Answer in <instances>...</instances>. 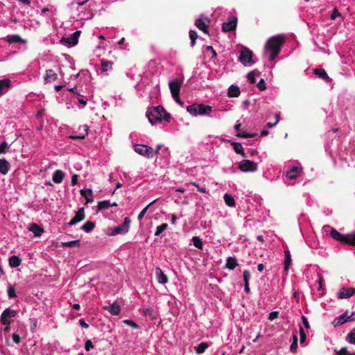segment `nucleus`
Masks as SVG:
<instances>
[{"label":"nucleus","instance_id":"f257e3e1","mask_svg":"<svg viewBox=\"0 0 355 355\" xmlns=\"http://www.w3.org/2000/svg\"><path fill=\"white\" fill-rule=\"evenodd\" d=\"M146 116L152 125L161 122L162 120L168 121L171 119V114L160 105L148 108L146 112Z\"/></svg>","mask_w":355,"mask_h":355},{"label":"nucleus","instance_id":"6e6d98bb","mask_svg":"<svg viewBox=\"0 0 355 355\" xmlns=\"http://www.w3.org/2000/svg\"><path fill=\"white\" fill-rule=\"evenodd\" d=\"M257 87L261 91H264L266 89V84L263 79H261L257 84Z\"/></svg>","mask_w":355,"mask_h":355},{"label":"nucleus","instance_id":"13d9d810","mask_svg":"<svg viewBox=\"0 0 355 355\" xmlns=\"http://www.w3.org/2000/svg\"><path fill=\"white\" fill-rule=\"evenodd\" d=\"M338 16H340V13L339 12L338 10L336 8H334L331 15V19L334 20Z\"/></svg>","mask_w":355,"mask_h":355},{"label":"nucleus","instance_id":"423d86ee","mask_svg":"<svg viewBox=\"0 0 355 355\" xmlns=\"http://www.w3.org/2000/svg\"><path fill=\"white\" fill-rule=\"evenodd\" d=\"M253 53L247 47H243L241 51L239 60L244 65H251L254 63L252 60Z\"/></svg>","mask_w":355,"mask_h":355},{"label":"nucleus","instance_id":"79ce46f5","mask_svg":"<svg viewBox=\"0 0 355 355\" xmlns=\"http://www.w3.org/2000/svg\"><path fill=\"white\" fill-rule=\"evenodd\" d=\"M113 62L107 60H102L101 61V69L103 71H107L109 69L112 67Z\"/></svg>","mask_w":355,"mask_h":355},{"label":"nucleus","instance_id":"7c9ffc66","mask_svg":"<svg viewBox=\"0 0 355 355\" xmlns=\"http://www.w3.org/2000/svg\"><path fill=\"white\" fill-rule=\"evenodd\" d=\"M142 312H143V314L145 316H148L151 319H155L156 318V313L154 311V309L150 308V307H148V306L144 307L143 310H142Z\"/></svg>","mask_w":355,"mask_h":355},{"label":"nucleus","instance_id":"20e7f679","mask_svg":"<svg viewBox=\"0 0 355 355\" xmlns=\"http://www.w3.org/2000/svg\"><path fill=\"white\" fill-rule=\"evenodd\" d=\"M189 113L193 116L209 114L212 112V107L205 104H192L187 107Z\"/></svg>","mask_w":355,"mask_h":355},{"label":"nucleus","instance_id":"b1692460","mask_svg":"<svg viewBox=\"0 0 355 355\" xmlns=\"http://www.w3.org/2000/svg\"><path fill=\"white\" fill-rule=\"evenodd\" d=\"M240 89L238 86L231 85L227 92V95L230 97H238L240 95Z\"/></svg>","mask_w":355,"mask_h":355},{"label":"nucleus","instance_id":"9b49d317","mask_svg":"<svg viewBox=\"0 0 355 355\" xmlns=\"http://www.w3.org/2000/svg\"><path fill=\"white\" fill-rule=\"evenodd\" d=\"M80 34H81L80 31H76L69 37H62L60 40V42L62 43H63V42L67 43L71 46H74L78 44V37H80Z\"/></svg>","mask_w":355,"mask_h":355},{"label":"nucleus","instance_id":"5fc2aeb1","mask_svg":"<svg viewBox=\"0 0 355 355\" xmlns=\"http://www.w3.org/2000/svg\"><path fill=\"white\" fill-rule=\"evenodd\" d=\"M338 355H355V353H350L347 347H342L339 352H336Z\"/></svg>","mask_w":355,"mask_h":355},{"label":"nucleus","instance_id":"58836bf2","mask_svg":"<svg viewBox=\"0 0 355 355\" xmlns=\"http://www.w3.org/2000/svg\"><path fill=\"white\" fill-rule=\"evenodd\" d=\"M110 207L109 200H103L98 202L97 209L98 211L108 209Z\"/></svg>","mask_w":355,"mask_h":355},{"label":"nucleus","instance_id":"c9c22d12","mask_svg":"<svg viewBox=\"0 0 355 355\" xmlns=\"http://www.w3.org/2000/svg\"><path fill=\"white\" fill-rule=\"evenodd\" d=\"M260 72L258 70H253L252 71L248 73V80L250 84L255 83V77L259 76Z\"/></svg>","mask_w":355,"mask_h":355},{"label":"nucleus","instance_id":"cd10ccee","mask_svg":"<svg viewBox=\"0 0 355 355\" xmlns=\"http://www.w3.org/2000/svg\"><path fill=\"white\" fill-rule=\"evenodd\" d=\"M21 259L15 255H12L9 258V265L12 268H17L20 266Z\"/></svg>","mask_w":355,"mask_h":355},{"label":"nucleus","instance_id":"3c124183","mask_svg":"<svg viewBox=\"0 0 355 355\" xmlns=\"http://www.w3.org/2000/svg\"><path fill=\"white\" fill-rule=\"evenodd\" d=\"M256 135H257L256 133L251 134V133H248L246 132H239V133L236 134V136L238 137H243V138H252V137H255Z\"/></svg>","mask_w":355,"mask_h":355},{"label":"nucleus","instance_id":"09e8293b","mask_svg":"<svg viewBox=\"0 0 355 355\" xmlns=\"http://www.w3.org/2000/svg\"><path fill=\"white\" fill-rule=\"evenodd\" d=\"M9 148V145L7 142L3 141L0 144V154H5Z\"/></svg>","mask_w":355,"mask_h":355},{"label":"nucleus","instance_id":"6ab92c4d","mask_svg":"<svg viewBox=\"0 0 355 355\" xmlns=\"http://www.w3.org/2000/svg\"><path fill=\"white\" fill-rule=\"evenodd\" d=\"M28 230L32 232L35 236H40L44 232V229L34 223L30 224Z\"/></svg>","mask_w":355,"mask_h":355},{"label":"nucleus","instance_id":"603ef678","mask_svg":"<svg viewBox=\"0 0 355 355\" xmlns=\"http://www.w3.org/2000/svg\"><path fill=\"white\" fill-rule=\"evenodd\" d=\"M8 295L10 298H15L17 297L15 289L13 286H9L8 288Z\"/></svg>","mask_w":355,"mask_h":355},{"label":"nucleus","instance_id":"4c0bfd02","mask_svg":"<svg viewBox=\"0 0 355 355\" xmlns=\"http://www.w3.org/2000/svg\"><path fill=\"white\" fill-rule=\"evenodd\" d=\"M61 245L62 247H69V248L80 247V240H75V241H69V242H63V243H62Z\"/></svg>","mask_w":355,"mask_h":355},{"label":"nucleus","instance_id":"2eb2a0df","mask_svg":"<svg viewBox=\"0 0 355 355\" xmlns=\"http://www.w3.org/2000/svg\"><path fill=\"white\" fill-rule=\"evenodd\" d=\"M103 309L114 315H118L121 312V308L116 302L103 306Z\"/></svg>","mask_w":355,"mask_h":355},{"label":"nucleus","instance_id":"0eeeda50","mask_svg":"<svg viewBox=\"0 0 355 355\" xmlns=\"http://www.w3.org/2000/svg\"><path fill=\"white\" fill-rule=\"evenodd\" d=\"M239 168L245 173L254 172L257 170V164L248 159H243L239 163Z\"/></svg>","mask_w":355,"mask_h":355},{"label":"nucleus","instance_id":"f704fd0d","mask_svg":"<svg viewBox=\"0 0 355 355\" xmlns=\"http://www.w3.org/2000/svg\"><path fill=\"white\" fill-rule=\"evenodd\" d=\"M95 223L92 221H87L82 227L81 229L85 232H89L95 228Z\"/></svg>","mask_w":355,"mask_h":355},{"label":"nucleus","instance_id":"bb28decb","mask_svg":"<svg viewBox=\"0 0 355 355\" xmlns=\"http://www.w3.org/2000/svg\"><path fill=\"white\" fill-rule=\"evenodd\" d=\"M251 276L250 272L249 270H245L243 272V279H244V290L246 293H250V287H249V279Z\"/></svg>","mask_w":355,"mask_h":355},{"label":"nucleus","instance_id":"de8ad7c7","mask_svg":"<svg viewBox=\"0 0 355 355\" xmlns=\"http://www.w3.org/2000/svg\"><path fill=\"white\" fill-rule=\"evenodd\" d=\"M168 227L166 223H163L161 225L157 226L155 236L160 235Z\"/></svg>","mask_w":355,"mask_h":355},{"label":"nucleus","instance_id":"39448f33","mask_svg":"<svg viewBox=\"0 0 355 355\" xmlns=\"http://www.w3.org/2000/svg\"><path fill=\"white\" fill-rule=\"evenodd\" d=\"M17 315V312L15 310H12L9 308L6 309L3 311L1 315V322L2 324L6 325L3 331L4 332H8L10 331V321L8 320V317H15Z\"/></svg>","mask_w":355,"mask_h":355},{"label":"nucleus","instance_id":"ea45409f","mask_svg":"<svg viewBox=\"0 0 355 355\" xmlns=\"http://www.w3.org/2000/svg\"><path fill=\"white\" fill-rule=\"evenodd\" d=\"M84 130L85 131V135H71L69 137L71 139H85V135H88L89 131V126L87 125H84Z\"/></svg>","mask_w":355,"mask_h":355},{"label":"nucleus","instance_id":"69168bd1","mask_svg":"<svg viewBox=\"0 0 355 355\" xmlns=\"http://www.w3.org/2000/svg\"><path fill=\"white\" fill-rule=\"evenodd\" d=\"M206 50L207 51H210V53L212 54L213 57H216L217 55L216 51L214 49V48L211 46H207L206 47Z\"/></svg>","mask_w":355,"mask_h":355},{"label":"nucleus","instance_id":"393cba45","mask_svg":"<svg viewBox=\"0 0 355 355\" xmlns=\"http://www.w3.org/2000/svg\"><path fill=\"white\" fill-rule=\"evenodd\" d=\"M347 313H348V311H347L343 314L340 315L339 317L335 318L332 322L334 326L337 327L338 325H340V324H343L347 322L346 316H347Z\"/></svg>","mask_w":355,"mask_h":355},{"label":"nucleus","instance_id":"f8f14e48","mask_svg":"<svg viewBox=\"0 0 355 355\" xmlns=\"http://www.w3.org/2000/svg\"><path fill=\"white\" fill-rule=\"evenodd\" d=\"M168 85L172 96H178L180 92L182 83L178 80H175L169 82Z\"/></svg>","mask_w":355,"mask_h":355},{"label":"nucleus","instance_id":"473e14b6","mask_svg":"<svg viewBox=\"0 0 355 355\" xmlns=\"http://www.w3.org/2000/svg\"><path fill=\"white\" fill-rule=\"evenodd\" d=\"M313 72L315 75H318L320 78L327 80L329 79L328 74L323 69H315Z\"/></svg>","mask_w":355,"mask_h":355},{"label":"nucleus","instance_id":"e2e57ef3","mask_svg":"<svg viewBox=\"0 0 355 355\" xmlns=\"http://www.w3.org/2000/svg\"><path fill=\"white\" fill-rule=\"evenodd\" d=\"M12 340L17 344H18L21 342V338H20L19 335H18L17 334H13L12 335Z\"/></svg>","mask_w":355,"mask_h":355},{"label":"nucleus","instance_id":"c85d7f7f","mask_svg":"<svg viewBox=\"0 0 355 355\" xmlns=\"http://www.w3.org/2000/svg\"><path fill=\"white\" fill-rule=\"evenodd\" d=\"M238 266L237 260L235 257H230L227 259L226 268L230 270H234Z\"/></svg>","mask_w":355,"mask_h":355},{"label":"nucleus","instance_id":"f03ea898","mask_svg":"<svg viewBox=\"0 0 355 355\" xmlns=\"http://www.w3.org/2000/svg\"><path fill=\"white\" fill-rule=\"evenodd\" d=\"M285 42V37L277 35L271 37L266 44V51L270 53V59L273 60L281 51V46Z\"/></svg>","mask_w":355,"mask_h":355},{"label":"nucleus","instance_id":"f3484780","mask_svg":"<svg viewBox=\"0 0 355 355\" xmlns=\"http://www.w3.org/2000/svg\"><path fill=\"white\" fill-rule=\"evenodd\" d=\"M155 275H156L157 280L159 284H164L167 283L168 277L164 273V272L162 271V270L160 268L157 267L155 268Z\"/></svg>","mask_w":355,"mask_h":355},{"label":"nucleus","instance_id":"6e6552de","mask_svg":"<svg viewBox=\"0 0 355 355\" xmlns=\"http://www.w3.org/2000/svg\"><path fill=\"white\" fill-rule=\"evenodd\" d=\"M130 223V219L128 217H125L123 223L117 227H115L111 233L107 234L110 236H114L119 234H125L129 230V225Z\"/></svg>","mask_w":355,"mask_h":355},{"label":"nucleus","instance_id":"052dcab7","mask_svg":"<svg viewBox=\"0 0 355 355\" xmlns=\"http://www.w3.org/2000/svg\"><path fill=\"white\" fill-rule=\"evenodd\" d=\"M278 315H279L278 311H272L269 313L268 318L269 320L272 321V320H275V318H278Z\"/></svg>","mask_w":355,"mask_h":355},{"label":"nucleus","instance_id":"e433bc0d","mask_svg":"<svg viewBox=\"0 0 355 355\" xmlns=\"http://www.w3.org/2000/svg\"><path fill=\"white\" fill-rule=\"evenodd\" d=\"M224 200L225 204L229 207H234L235 205V200L230 194L225 193L224 195Z\"/></svg>","mask_w":355,"mask_h":355},{"label":"nucleus","instance_id":"bf43d9fd","mask_svg":"<svg viewBox=\"0 0 355 355\" xmlns=\"http://www.w3.org/2000/svg\"><path fill=\"white\" fill-rule=\"evenodd\" d=\"M190 184L195 186L199 192L204 193H207V190L205 188L200 187L199 184H196L195 182H191Z\"/></svg>","mask_w":355,"mask_h":355},{"label":"nucleus","instance_id":"4be33fe9","mask_svg":"<svg viewBox=\"0 0 355 355\" xmlns=\"http://www.w3.org/2000/svg\"><path fill=\"white\" fill-rule=\"evenodd\" d=\"M195 25L199 30L202 31L204 33H209L208 26L205 24V21H203L201 18H199L196 20Z\"/></svg>","mask_w":355,"mask_h":355},{"label":"nucleus","instance_id":"c756f323","mask_svg":"<svg viewBox=\"0 0 355 355\" xmlns=\"http://www.w3.org/2000/svg\"><path fill=\"white\" fill-rule=\"evenodd\" d=\"M232 145L233 146V148H234V151L237 154H240L243 157H246V155L243 150L241 144L238 143V142H232Z\"/></svg>","mask_w":355,"mask_h":355},{"label":"nucleus","instance_id":"aec40b11","mask_svg":"<svg viewBox=\"0 0 355 355\" xmlns=\"http://www.w3.org/2000/svg\"><path fill=\"white\" fill-rule=\"evenodd\" d=\"M10 168V164L5 159H0V173L6 175Z\"/></svg>","mask_w":355,"mask_h":355},{"label":"nucleus","instance_id":"8fccbe9b","mask_svg":"<svg viewBox=\"0 0 355 355\" xmlns=\"http://www.w3.org/2000/svg\"><path fill=\"white\" fill-rule=\"evenodd\" d=\"M80 193L81 196L85 197V198H87L88 196H92L93 194V191L91 189H81L80 191Z\"/></svg>","mask_w":355,"mask_h":355},{"label":"nucleus","instance_id":"c03bdc74","mask_svg":"<svg viewBox=\"0 0 355 355\" xmlns=\"http://www.w3.org/2000/svg\"><path fill=\"white\" fill-rule=\"evenodd\" d=\"M189 37H190V40H191V46H194V44H196V40L198 37V33L196 31H189Z\"/></svg>","mask_w":355,"mask_h":355},{"label":"nucleus","instance_id":"7ed1b4c3","mask_svg":"<svg viewBox=\"0 0 355 355\" xmlns=\"http://www.w3.org/2000/svg\"><path fill=\"white\" fill-rule=\"evenodd\" d=\"M331 236L343 244L349 245L352 246L355 245V232L352 234H342L338 232L336 229L332 228L330 232Z\"/></svg>","mask_w":355,"mask_h":355},{"label":"nucleus","instance_id":"a19ab883","mask_svg":"<svg viewBox=\"0 0 355 355\" xmlns=\"http://www.w3.org/2000/svg\"><path fill=\"white\" fill-rule=\"evenodd\" d=\"M192 241H193V245L197 248L198 249H202V246H203V244H202V241H201V239L198 237V236H193L192 238Z\"/></svg>","mask_w":355,"mask_h":355},{"label":"nucleus","instance_id":"37998d69","mask_svg":"<svg viewBox=\"0 0 355 355\" xmlns=\"http://www.w3.org/2000/svg\"><path fill=\"white\" fill-rule=\"evenodd\" d=\"M297 340H298L297 336L295 334L293 335V342L290 347V350L293 353H294L297 348Z\"/></svg>","mask_w":355,"mask_h":355},{"label":"nucleus","instance_id":"680f3d73","mask_svg":"<svg viewBox=\"0 0 355 355\" xmlns=\"http://www.w3.org/2000/svg\"><path fill=\"white\" fill-rule=\"evenodd\" d=\"M92 348H94V345L92 344V342L91 341V340H87L85 342V349L87 351H89Z\"/></svg>","mask_w":355,"mask_h":355},{"label":"nucleus","instance_id":"1a4fd4ad","mask_svg":"<svg viewBox=\"0 0 355 355\" xmlns=\"http://www.w3.org/2000/svg\"><path fill=\"white\" fill-rule=\"evenodd\" d=\"M135 150L137 153L148 158L153 157V149L150 146L143 144H136L135 146Z\"/></svg>","mask_w":355,"mask_h":355},{"label":"nucleus","instance_id":"a18cd8bd","mask_svg":"<svg viewBox=\"0 0 355 355\" xmlns=\"http://www.w3.org/2000/svg\"><path fill=\"white\" fill-rule=\"evenodd\" d=\"M158 199H155V200H153V202H151L149 205H148L144 209H143L141 210V211L139 214L138 215V219L139 220H141L144 216V215L146 214L147 210L148 209V208L153 205L154 204Z\"/></svg>","mask_w":355,"mask_h":355},{"label":"nucleus","instance_id":"864d4df0","mask_svg":"<svg viewBox=\"0 0 355 355\" xmlns=\"http://www.w3.org/2000/svg\"><path fill=\"white\" fill-rule=\"evenodd\" d=\"M123 323H125V324L128 325V326H130L131 327H132L133 329H139V325L137 324H136L134 321L132 320H123Z\"/></svg>","mask_w":355,"mask_h":355},{"label":"nucleus","instance_id":"dca6fc26","mask_svg":"<svg viewBox=\"0 0 355 355\" xmlns=\"http://www.w3.org/2000/svg\"><path fill=\"white\" fill-rule=\"evenodd\" d=\"M355 293V289L353 288H343L338 293V298L344 299L352 297Z\"/></svg>","mask_w":355,"mask_h":355},{"label":"nucleus","instance_id":"774afa93","mask_svg":"<svg viewBox=\"0 0 355 355\" xmlns=\"http://www.w3.org/2000/svg\"><path fill=\"white\" fill-rule=\"evenodd\" d=\"M78 183V175H73L71 177V184L73 186L76 185Z\"/></svg>","mask_w":355,"mask_h":355},{"label":"nucleus","instance_id":"4468645a","mask_svg":"<svg viewBox=\"0 0 355 355\" xmlns=\"http://www.w3.org/2000/svg\"><path fill=\"white\" fill-rule=\"evenodd\" d=\"M302 171V167L293 166L286 172V178L289 180L296 179Z\"/></svg>","mask_w":355,"mask_h":355},{"label":"nucleus","instance_id":"ddd939ff","mask_svg":"<svg viewBox=\"0 0 355 355\" xmlns=\"http://www.w3.org/2000/svg\"><path fill=\"white\" fill-rule=\"evenodd\" d=\"M85 218V209L83 207L78 209L75 216L69 221V225H73L78 222L83 220Z\"/></svg>","mask_w":355,"mask_h":355},{"label":"nucleus","instance_id":"4d7b16f0","mask_svg":"<svg viewBox=\"0 0 355 355\" xmlns=\"http://www.w3.org/2000/svg\"><path fill=\"white\" fill-rule=\"evenodd\" d=\"M300 343H303L306 340V334L302 327H300Z\"/></svg>","mask_w":355,"mask_h":355},{"label":"nucleus","instance_id":"49530a36","mask_svg":"<svg viewBox=\"0 0 355 355\" xmlns=\"http://www.w3.org/2000/svg\"><path fill=\"white\" fill-rule=\"evenodd\" d=\"M346 340L352 344L355 345V329H353L347 335Z\"/></svg>","mask_w":355,"mask_h":355},{"label":"nucleus","instance_id":"338daca9","mask_svg":"<svg viewBox=\"0 0 355 355\" xmlns=\"http://www.w3.org/2000/svg\"><path fill=\"white\" fill-rule=\"evenodd\" d=\"M302 323H303V324L304 325V327H305L306 329L310 328V325H309V322H308V320H307V318H306L305 316H302Z\"/></svg>","mask_w":355,"mask_h":355},{"label":"nucleus","instance_id":"9d476101","mask_svg":"<svg viewBox=\"0 0 355 355\" xmlns=\"http://www.w3.org/2000/svg\"><path fill=\"white\" fill-rule=\"evenodd\" d=\"M237 25V18L232 16L228 18L227 21L222 24V30L224 32H230L234 31Z\"/></svg>","mask_w":355,"mask_h":355},{"label":"nucleus","instance_id":"a878e982","mask_svg":"<svg viewBox=\"0 0 355 355\" xmlns=\"http://www.w3.org/2000/svg\"><path fill=\"white\" fill-rule=\"evenodd\" d=\"M64 173L61 170H57L53 175V181L55 183H61L64 179Z\"/></svg>","mask_w":355,"mask_h":355},{"label":"nucleus","instance_id":"5701e85b","mask_svg":"<svg viewBox=\"0 0 355 355\" xmlns=\"http://www.w3.org/2000/svg\"><path fill=\"white\" fill-rule=\"evenodd\" d=\"M6 42H8L10 44L12 43H21V44H25L26 40L22 39L19 35H8L6 39Z\"/></svg>","mask_w":355,"mask_h":355},{"label":"nucleus","instance_id":"0e129e2a","mask_svg":"<svg viewBox=\"0 0 355 355\" xmlns=\"http://www.w3.org/2000/svg\"><path fill=\"white\" fill-rule=\"evenodd\" d=\"M346 320L347 322L355 321V312H352L349 315L347 314Z\"/></svg>","mask_w":355,"mask_h":355},{"label":"nucleus","instance_id":"72a5a7b5","mask_svg":"<svg viewBox=\"0 0 355 355\" xmlns=\"http://www.w3.org/2000/svg\"><path fill=\"white\" fill-rule=\"evenodd\" d=\"M291 255L290 254L289 250L285 251V261H284V270L287 271L289 269L290 265L291 263Z\"/></svg>","mask_w":355,"mask_h":355},{"label":"nucleus","instance_id":"2f4dec72","mask_svg":"<svg viewBox=\"0 0 355 355\" xmlns=\"http://www.w3.org/2000/svg\"><path fill=\"white\" fill-rule=\"evenodd\" d=\"M207 343L202 342L198 346L195 347L196 353L200 354L205 352V351L209 347Z\"/></svg>","mask_w":355,"mask_h":355},{"label":"nucleus","instance_id":"412c9836","mask_svg":"<svg viewBox=\"0 0 355 355\" xmlns=\"http://www.w3.org/2000/svg\"><path fill=\"white\" fill-rule=\"evenodd\" d=\"M58 78V74L53 69H47L46 71L44 80L46 83H51Z\"/></svg>","mask_w":355,"mask_h":355},{"label":"nucleus","instance_id":"a211bd4d","mask_svg":"<svg viewBox=\"0 0 355 355\" xmlns=\"http://www.w3.org/2000/svg\"><path fill=\"white\" fill-rule=\"evenodd\" d=\"M11 82L8 78L0 80V96L8 91Z\"/></svg>","mask_w":355,"mask_h":355}]
</instances>
